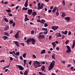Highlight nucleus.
Returning <instances> with one entry per match:
<instances>
[{
    "label": "nucleus",
    "mask_w": 75,
    "mask_h": 75,
    "mask_svg": "<svg viewBox=\"0 0 75 75\" xmlns=\"http://www.w3.org/2000/svg\"><path fill=\"white\" fill-rule=\"evenodd\" d=\"M41 4L39 3L38 4V6L39 8V9H41Z\"/></svg>",
    "instance_id": "obj_23"
},
{
    "label": "nucleus",
    "mask_w": 75,
    "mask_h": 75,
    "mask_svg": "<svg viewBox=\"0 0 75 75\" xmlns=\"http://www.w3.org/2000/svg\"><path fill=\"white\" fill-rule=\"evenodd\" d=\"M32 63V62L30 61V62H29V64L30 65H31Z\"/></svg>",
    "instance_id": "obj_52"
},
{
    "label": "nucleus",
    "mask_w": 75,
    "mask_h": 75,
    "mask_svg": "<svg viewBox=\"0 0 75 75\" xmlns=\"http://www.w3.org/2000/svg\"><path fill=\"white\" fill-rule=\"evenodd\" d=\"M48 26V25L46 23H45L44 24V27H47Z\"/></svg>",
    "instance_id": "obj_40"
},
{
    "label": "nucleus",
    "mask_w": 75,
    "mask_h": 75,
    "mask_svg": "<svg viewBox=\"0 0 75 75\" xmlns=\"http://www.w3.org/2000/svg\"><path fill=\"white\" fill-rule=\"evenodd\" d=\"M9 28V26L7 25L6 26V27L4 29V30L5 31H6L7 30H8Z\"/></svg>",
    "instance_id": "obj_12"
},
{
    "label": "nucleus",
    "mask_w": 75,
    "mask_h": 75,
    "mask_svg": "<svg viewBox=\"0 0 75 75\" xmlns=\"http://www.w3.org/2000/svg\"><path fill=\"white\" fill-rule=\"evenodd\" d=\"M20 53L19 52H17L16 53V55L17 56H18L19 55Z\"/></svg>",
    "instance_id": "obj_38"
},
{
    "label": "nucleus",
    "mask_w": 75,
    "mask_h": 75,
    "mask_svg": "<svg viewBox=\"0 0 75 75\" xmlns=\"http://www.w3.org/2000/svg\"><path fill=\"white\" fill-rule=\"evenodd\" d=\"M28 0H26V1L25 2V4H28Z\"/></svg>",
    "instance_id": "obj_55"
},
{
    "label": "nucleus",
    "mask_w": 75,
    "mask_h": 75,
    "mask_svg": "<svg viewBox=\"0 0 75 75\" xmlns=\"http://www.w3.org/2000/svg\"><path fill=\"white\" fill-rule=\"evenodd\" d=\"M59 9H57V12L56 13V14L57 15V16H58L59 15Z\"/></svg>",
    "instance_id": "obj_28"
},
{
    "label": "nucleus",
    "mask_w": 75,
    "mask_h": 75,
    "mask_svg": "<svg viewBox=\"0 0 75 75\" xmlns=\"http://www.w3.org/2000/svg\"><path fill=\"white\" fill-rule=\"evenodd\" d=\"M32 15L33 16H35L37 15L36 12L35 11L33 12V13H32Z\"/></svg>",
    "instance_id": "obj_16"
},
{
    "label": "nucleus",
    "mask_w": 75,
    "mask_h": 75,
    "mask_svg": "<svg viewBox=\"0 0 75 75\" xmlns=\"http://www.w3.org/2000/svg\"><path fill=\"white\" fill-rule=\"evenodd\" d=\"M3 38L4 40H6L8 38V37L6 36H4Z\"/></svg>",
    "instance_id": "obj_26"
},
{
    "label": "nucleus",
    "mask_w": 75,
    "mask_h": 75,
    "mask_svg": "<svg viewBox=\"0 0 75 75\" xmlns=\"http://www.w3.org/2000/svg\"><path fill=\"white\" fill-rule=\"evenodd\" d=\"M52 45L53 46H56V44L55 42H53L52 43Z\"/></svg>",
    "instance_id": "obj_31"
},
{
    "label": "nucleus",
    "mask_w": 75,
    "mask_h": 75,
    "mask_svg": "<svg viewBox=\"0 0 75 75\" xmlns=\"http://www.w3.org/2000/svg\"><path fill=\"white\" fill-rule=\"evenodd\" d=\"M41 22L43 24H44V23H45V20H42L41 21Z\"/></svg>",
    "instance_id": "obj_27"
},
{
    "label": "nucleus",
    "mask_w": 75,
    "mask_h": 75,
    "mask_svg": "<svg viewBox=\"0 0 75 75\" xmlns=\"http://www.w3.org/2000/svg\"><path fill=\"white\" fill-rule=\"evenodd\" d=\"M69 40H67V41L65 43H66V45H67V44H68V42H69Z\"/></svg>",
    "instance_id": "obj_47"
},
{
    "label": "nucleus",
    "mask_w": 75,
    "mask_h": 75,
    "mask_svg": "<svg viewBox=\"0 0 75 75\" xmlns=\"http://www.w3.org/2000/svg\"><path fill=\"white\" fill-rule=\"evenodd\" d=\"M41 64H45V62H42Z\"/></svg>",
    "instance_id": "obj_60"
},
{
    "label": "nucleus",
    "mask_w": 75,
    "mask_h": 75,
    "mask_svg": "<svg viewBox=\"0 0 75 75\" xmlns=\"http://www.w3.org/2000/svg\"><path fill=\"white\" fill-rule=\"evenodd\" d=\"M49 40H51L52 38L51 35H50L49 37Z\"/></svg>",
    "instance_id": "obj_45"
},
{
    "label": "nucleus",
    "mask_w": 75,
    "mask_h": 75,
    "mask_svg": "<svg viewBox=\"0 0 75 75\" xmlns=\"http://www.w3.org/2000/svg\"><path fill=\"white\" fill-rule=\"evenodd\" d=\"M55 54H52V58L53 59H55Z\"/></svg>",
    "instance_id": "obj_24"
},
{
    "label": "nucleus",
    "mask_w": 75,
    "mask_h": 75,
    "mask_svg": "<svg viewBox=\"0 0 75 75\" xmlns=\"http://www.w3.org/2000/svg\"><path fill=\"white\" fill-rule=\"evenodd\" d=\"M66 14L65 13H62V17H64L66 16Z\"/></svg>",
    "instance_id": "obj_29"
},
{
    "label": "nucleus",
    "mask_w": 75,
    "mask_h": 75,
    "mask_svg": "<svg viewBox=\"0 0 75 75\" xmlns=\"http://www.w3.org/2000/svg\"><path fill=\"white\" fill-rule=\"evenodd\" d=\"M73 45H74V46H75V40H73Z\"/></svg>",
    "instance_id": "obj_36"
},
{
    "label": "nucleus",
    "mask_w": 75,
    "mask_h": 75,
    "mask_svg": "<svg viewBox=\"0 0 75 75\" xmlns=\"http://www.w3.org/2000/svg\"><path fill=\"white\" fill-rule=\"evenodd\" d=\"M62 4L64 6L65 5V1H63L62 2Z\"/></svg>",
    "instance_id": "obj_33"
},
{
    "label": "nucleus",
    "mask_w": 75,
    "mask_h": 75,
    "mask_svg": "<svg viewBox=\"0 0 75 75\" xmlns=\"http://www.w3.org/2000/svg\"><path fill=\"white\" fill-rule=\"evenodd\" d=\"M71 34V31H69V35H70Z\"/></svg>",
    "instance_id": "obj_49"
},
{
    "label": "nucleus",
    "mask_w": 75,
    "mask_h": 75,
    "mask_svg": "<svg viewBox=\"0 0 75 75\" xmlns=\"http://www.w3.org/2000/svg\"><path fill=\"white\" fill-rule=\"evenodd\" d=\"M30 42H31V38H29L28 39H27L26 42L28 44H29Z\"/></svg>",
    "instance_id": "obj_9"
},
{
    "label": "nucleus",
    "mask_w": 75,
    "mask_h": 75,
    "mask_svg": "<svg viewBox=\"0 0 75 75\" xmlns=\"http://www.w3.org/2000/svg\"><path fill=\"white\" fill-rule=\"evenodd\" d=\"M10 60L11 61L13 60V58L12 57H10Z\"/></svg>",
    "instance_id": "obj_57"
},
{
    "label": "nucleus",
    "mask_w": 75,
    "mask_h": 75,
    "mask_svg": "<svg viewBox=\"0 0 75 75\" xmlns=\"http://www.w3.org/2000/svg\"><path fill=\"white\" fill-rule=\"evenodd\" d=\"M23 62H24L23 66H25L26 63V60H23Z\"/></svg>",
    "instance_id": "obj_18"
},
{
    "label": "nucleus",
    "mask_w": 75,
    "mask_h": 75,
    "mask_svg": "<svg viewBox=\"0 0 75 75\" xmlns=\"http://www.w3.org/2000/svg\"><path fill=\"white\" fill-rule=\"evenodd\" d=\"M28 6V4H24V6L25 7H27V6Z\"/></svg>",
    "instance_id": "obj_39"
},
{
    "label": "nucleus",
    "mask_w": 75,
    "mask_h": 75,
    "mask_svg": "<svg viewBox=\"0 0 75 75\" xmlns=\"http://www.w3.org/2000/svg\"><path fill=\"white\" fill-rule=\"evenodd\" d=\"M4 35L6 36H9V35L8 33H7L5 32L4 33Z\"/></svg>",
    "instance_id": "obj_20"
},
{
    "label": "nucleus",
    "mask_w": 75,
    "mask_h": 75,
    "mask_svg": "<svg viewBox=\"0 0 75 75\" xmlns=\"http://www.w3.org/2000/svg\"><path fill=\"white\" fill-rule=\"evenodd\" d=\"M9 53H10V54H13V52L9 51Z\"/></svg>",
    "instance_id": "obj_50"
},
{
    "label": "nucleus",
    "mask_w": 75,
    "mask_h": 75,
    "mask_svg": "<svg viewBox=\"0 0 75 75\" xmlns=\"http://www.w3.org/2000/svg\"><path fill=\"white\" fill-rule=\"evenodd\" d=\"M39 65H34L35 68L36 69L38 67Z\"/></svg>",
    "instance_id": "obj_35"
},
{
    "label": "nucleus",
    "mask_w": 75,
    "mask_h": 75,
    "mask_svg": "<svg viewBox=\"0 0 75 75\" xmlns=\"http://www.w3.org/2000/svg\"><path fill=\"white\" fill-rule=\"evenodd\" d=\"M20 74L22 75L23 74V73L22 72V71H20Z\"/></svg>",
    "instance_id": "obj_59"
},
{
    "label": "nucleus",
    "mask_w": 75,
    "mask_h": 75,
    "mask_svg": "<svg viewBox=\"0 0 75 75\" xmlns=\"http://www.w3.org/2000/svg\"><path fill=\"white\" fill-rule=\"evenodd\" d=\"M55 62L54 61H53L50 64V66L48 68L49 70H51L53 68L54 65H55Z\"/></svg>",
    "instance_id": "obj_1"
},
{
    "label": "nucleus",
    "mask_w": 75,
    "mask_h": 75,
    "mask_svg": "<svg viewBox=\"0 0 75 75\" xmlns=\"http://www.w3.org/2000/svg\"><path fill=\"white\" fill-rule=\"evenodd\" d=\"M30 41L32 42V44L34 45L35 42V40L34 39H31V38H30Z\"/></svg>",
    "instance_id": "obj_5"
},
{
    "label": "nucleus",
    "mask_w": 75,
    "mask_h": 75,
    "mask_svg": "<svg viewBox=\"0 0 75 75\" xmlns=\"http://www.w3.org/2000/svg\"><path fill=\"white\" fill-rule=\"evenodd\" d=\"M56 6H55L54 8L52 10V12H55V11L57 10V8H56Z\"/></svg>",
    "instance_id": "obj_19"
},
{
    "label": "nucleus",
    "mask_w": 75,
    "mask_h": 75,
    "mask_svg": "<svg viewBox=\"0 0 75 75\" xmlns=\"http://www.w3.org/2000/svg\"><path fill=\"white\" fill-rule=\"evenodd\" d=\"M19 7V6H17L16 8V9H18V8Z\"/></svg>",
    "instance_id": "obj_54"
},
{
    "label": "nucleus",
    "mask_w": 75,
    "mask_h": 75,
    "mask_svg": "<svg viewBox=\"0 0 75 75\" xmlns=\"http://www.w3.org/2000/svg\"><path fill=\"white\" fill-rule=\"evenodd\" d=\"M15 25V23H13V27H14Z\"/></svg>",
    "instance_id": "obj_56"
},
{
    "label": "nucleus",
    "mask_w": 75,
    "mask_h": 75,
    "mask_svg": "<svg viewBox=\"0 0 75 75\" xmlns=\"http://www.w3.org/2000/svg\"><path fill=\"white\" fill-rule=\"evenodd\" d=\"M34 65H38V64H37V63L36 62V61L34 62Z\"/></svg>",
    "instance_id": "obj_46"
},
{
    "label": "nucleus",
    "mask_w": 75,
    "mask_h": 75,
    "mask_svg": "<svg viewBox=\"0 0 75 75\" xmlns=\"http://www.w3.org/2000/svg\"><path fill=\"white\" fill-rule=\"evenodd\" d=\"M20 59L21 60H23V59L22 56L20 57Z\"/></svg>",
    "instance_id": "obj_44"
},
{
    "label": "nucleus",
    "mask_w": 75,
    "mask_h": 75,
    "mask_svg": "<svg viewBox=\"0 0 75 75\" xmlns=\"http://www.w3.org/2000/svg\"><path fill=\"white\" fill-rule=\"evenodd\" d=\"M9 23L11 24H12L13 23V21L12 20H10Z\"/></svg>",
    "instance_id": "obj_34"
},
{
    "label": "nucleus",
    "mask_w": 75,
    "mask_h": 75,
    "mask_svg": "<svg viewBox=\"0 0 75 75\" xmlns=\"http://www.w3.org/2000/svg\"><path fill=\"white\" fill-rule=\"evenodd\" d=\"M25 22H26V21H29V19H28V18H26V19H25Z\"/></svg>",
    "instance_id": "obj_41"
},
{
    "label": "nucleus",
    "mask_w": 75,
    "mask_h": 75,
    "mask_svg": "<svg viewBox=\"0 0 75 75\" xmlns=\"http://www.w3.org/2000/svg\"><path fill=\"white\" fill-rule=\"evenodd\" d=\"M4 21L6 22H8V20L7 18H4Z\"/></svg>",
    "instance_id": "obj_25"
},
{
    "label": "nucleus",
    "mask_w": 75,
    "mask_h": 75,
    "mask_svg": "<svg viewBox=\"0 0 75 75\" xmlns=\"http://www.w3.org/2000/svg\"><path fill=\"white\" fill-rule=\"evenodd\" d=\"M19 33L18 32L15 35V37L16 39H17L18 38V37H19Z\"/></svg>",
    "instance_id": "obj_8"
},
{
    "label": "nucleus",
    "mask_w": 75,
    "mask_h": 75,
    "mask_svg": "<svg viewBox=\"0 0 75 75\" xmlns=\"http://www.w3.org/2000/svg\"><path fill=\"white\" fill-rule=\"evenodd\" d=\"M14 54L15 55H16V53L15 52L13 51V54Z\"/></svg>",
    "instance_id": "obj_51"
},
{
    "label": "nucleus",
    "mask_w": 75,
    "mask_h": 75,
    "mask_svg": "<svg viewBox=\"0 0 75 75\" xmlns=\"http://www.w3.org/2000/svg\"><path fill=\"white\" fill-rule=\"evenodd\" d=\"M21 44L23 46H25L24 43H21Z\"/></svg>",
    "instance_id": "obj_58"
},
{
    "label": "nucleus",
    "mask_w": 75,
    "mask_h": 75,
    "mask_svg": "<svg viewBox=\"0 0 75 75\" xmlns=\"http://www.w3.org/2000/svg\"><path fill=\"white\" fill-rule=\"evenodd\" d=\"M32 12L33 10L32 9H29L28 11V13L29 15H31Z\"/></svg>",
    "instance_id": "obj_6"
},
{
    "label": "nucleus",
    "mask_w": 75,
    "mask_h": 75,
    "mask_svg": "<svg viewBox=\"0 0 75 75\" xmlns=\"http://www.w3.org/2000/svg\"><path fill=\"white\" fill-rule=\"evenodd\" d=\"M36 62L37 63L38 65H39L40 64V63L39 62H38L37 61H36Z\"/></svg>",
    "instance_id": "obj_48"
},
{
    "label": "nucleus",
    "mask_w": 75,
    "mask_h": 75,
    "mask_svg": "<svg viewBox=\"0 0 75 75\" xmlns=\"http://www.w3.org/2000/svg\"><path fill=\"white\" fill-rule=\"evenodd\" d=\"M42 30H43V31H45L46 32H44V34H46L48 32L47 31V28H42Z\"/></svg>",
    "instance_id": "obj_7"
},
{
    "label": "nucleus",
    "mask_w": 75,
    "mask_h": 75,
    "mask_svg": "<svg viewBox=\"0 0 75 75\" xmlns=\"http://www.w3.org/2000/svg\"><path fill=\"white\" fill-rule=\"evenodd\" d=\"M28 17V15L27 14H25V19H27Z\"/></svg>",
    "instance_id": "obj_53"
},
{
    "label": "nucleus",
    "mask_w": 75,
    "mask_h": 75,
    "mask_svg": "<svg viewBox=\"0 0 75 75\" xmlns=\"http://www.w3.org/2000/svg\"><path fill=\"white\" fill-rule=\"evenodd\" d=\"M66 47H67V50L66 51L67 53H69L71 51V48L69 46H68V45H66Z\"/></svg>",
    "instance_id": "obj_2"
},
{
    "label": "nucleus",
    "mask_w": 75,
    "mask_h": 75,
    "mask_svg": "<svg viewBox=\"0 0 75 75\" xmlns=\"http://www.w3.org/2000/svg\"><path fill=\"white\" fill-rule=\"evenodd\" d=\"M45 66H42V67L41 68V69L42 70V71H44V72H45L46 71L45 70Z\"/></svg>",
    "instance_id": "obj_14"
},
{
    "label": "nucleus",
    "mask_w": 75,
    "mask_h": 75,
    "mask_svg": "<svg viewBox=\"0 0 75 75\" xmlns=\"http://www.w3.org/2000/svg\"><path fill=\"white\" fill-rule=\"evenodd\" d=\"M8 15L9 16H12V14L8 13Z\"/></svg>",
    "instance_id": "obj_43"
},
{
    "label": "nucleus",
    "mask_w": 75,
    "mask_h": 75,
    "mask_svg": "<svg viewBox=\"0 0 75 75\" xmlns=\"http://www.w3.org/2000/svg\"><path fill=\"white\" fill-rule=\"evenodd\" d=\"M56 34V35L58 37H62V35L61 34H60V33H57Z\"/></svg>",
    "instance_id": "obj_10"
},
{
    "label": "nucleus",
    "mask_w": 75,
    "mask_h": 75,
    "mask_svg": "<svg viewBox=\"0 0 75 75\" xmlns=\"http://www.w3.org/2000/svg\"><path fill=\"white\" fill-rule=\"evenodd\" d=\"M68 32V31H67V30L65 31H64V35H67Z\"/></svg>",
    "instance_id": "obj_42"
},
{
    "label": "nucleus",
    "mask_w": 75,
    "mask_h": 75,
    "mask_svg": "<svg viewBox=\"0 0 75 75\" xmlns=\"http://www.w3.org/2000/svg\"><path fill=\"white\" fill-rule=\"evenodd\" d=\"M33 58H36V57L35 56V54H33Z\"/></svg>",
    "instance_id": "obj_62"
},
{
    "label": "nucleus",
    "mask_w": 75,
    "mask_h": 75,
    "mask_svg": "<svg viewBox=\"0 0 75 75\" xmlns=\"http://www.w3.org/2000/svg\"><path fill=\"white\" fill-rule=\"evenodd\" d=\"M65 19L68 21H69L70 20V17H67L65 18Z\"/></svg>",
    "instance_id": "obj_15"
},
{
    "label": "nucleus",
    "mask_w": 75,
    "mask_h": 75,
    "mask_svg": "<svg viewBox=\"0 0 75 75\" xmlns=\"http://www.w3.org/2000/svg\"><path fill=\"white\" fill-rule=\"evenodd\" d=\"M27 53H25L23 54V57L24 58H25L26 57Z\"/></svg>",
    "instance_id": "obj_21"
},
{
    "label": "nucleus",
    "mask_w": 75,
    "mask_h": 75,
    "mask_svg": "<svg viewBox=\"0 0 75 75\" xmlns=\"http://www.w3.org/2000/svg\"><path fill=\"white\" fill-rule=\"evenodd\" d=\"M13 42H14L16 44V46L18 47H19L20 46L19 44L18 43V42L17 41H14Z\"/></svg>",
    "instance_id": "obj_13"
},
{
    "label": "nucleus",
    "mask_w": 75,
    "mask_h": 75,
    "mask_svg": "<svg viewBox=\"0 0 75 75\" xmlns=\"http://www.w3.org/2000/svg\"><path fill=\"white\" fill-rule=\"evenodd\" d=\"M10 11V9H8V10H6V11L7 12H8V13Z\"/></svg>",
    "instance_id": "obj_63"
},
{
    "label": "nucleus",
    "mask_w": 75,
    "mask_h": 75,
    "mask_svg": "<svg viewBox=\"0 0 75 75\" xmlns=\"http://www.w3.org/2000/svg\"><path fill=\"white\" fill-rule=\"evenodd\" d=\"M34 30H32L31 31V34H32L33 35L34 34Z\"/></svg>",
    "instance_id": "obj_37"
},
{
    "label": "nucleus",
    "mask_w": 75,
    "mask_h": 75,
    "mask_svg": "<svg viewBox=\"0 0 75 75\" xmlns=\"http://www.w3.org/2000/svg\"><path fill=\"white\" fill-rule=\"evenodd\" d=\"M43 4H42L41 6H40V9H42L43 8Z\"/></svg>",
    "instance_id": "obj_30"
},
{
    "label": "nucleus",
    "mask_w": 75,
    "mask_h": 75,
    "mask_svg": "<svg viewBox=\"0 0 75 75\" xmlns=\"http://www.w3.org/2000/svg\"><path fill=\"white\" fill-rule=\"evenodd\" d=\"M28 70L25 71L24 72V74L28 75Z\"/></svg>",
    "instance_id": "obj_22"
},
{
    "label": "nucleus",
    "mask_w": 75,
    "mask_h": 75,
    "mask_svg": "<svg viewBox=\"0 0 75 75\" xmlns=\"http://www.w3.org/2000/svg\"><path fill=\"white\" fill-rule=\"evenodd\" d=\"M59 28V26H53L52 27V29L54 31H55L57 30Z\"/></svg>",
    "instance_id": "obj_4"
},
{
    "label": "nucleus",
    "mask_w": 75,
    "mask_h": 75,
    "mask_svg": "<svg viewBox=\"0 0 75 75\" xmlns=\"http://www.w3.org/2000/svg\"><path fill=\"white\" fill-rule=\"evenodd\" d=\"M46 52V51L45 50H43L42 52H41V54H43V53H45Z\"/></svg>",
    "instance_id": "obj_17"
},
{
    "label": "nucleus",
    "mask_w": 75,
    "mask_h": 75,
    "mask_svg": "<svg viewBox=\"0 0 75 75\" xmlns=\"http://www.w3.org/2000/svg\"><path fill=\"white\" fill-rule=\"evenodd\" d=\"M59 47H56V50H59Z\"/></svg>",
    "instance_id": "obj_61"
},
{
    "label": "nucleus",
    "mask_w": 75,
    "mask_h": 75,
    "mask_svg": "<svg viewBox=\"0 0 75 75\" xmlns=\"http://www.w3.org/2000/svg\"><path fill=\"white\" fill-rule=\"evenodd\" d=\"M51 11H52V10H48V12L49 13H51Z\"/></svg>",
    "instance_id": "obj_64"
},
{
    "label": "nucleus",
    "mask_w": 75,
    "mask_h": 75,
    "mask_svg": "<svg viewBox=\"0 0 75 75\" xmlns=\"http://www.w3.org/2000/svg\"><path fill=\"white\" fill-rule=\"evenodd\" d=\"M23 10H28V9L27 8H25V7L23 8Z\"/></svg>",
    "instance_id": "obj_32"
},
{
    "label": "nucleus",
    "mask_w": 75,
    "mask_h": 75,
    "mask_svg": "<svg viewBox=\"0 0 75 75\" xmlns=\"http://www.w3.org/2000/svg\"><path fill=\"white\" fill-rule=\"evenodd\" d=\"M38 38H39L40 39V38H45V36L44 35H40L38 36Z\"/></svg>",
    "instance_id": "obj_11"
},
{
    "label": "nucleus",
    "mask_w": 75,
    "mask_h": 75,
    "mask_svg": "<svg viewBox=\"0 0 75 75\" xmlns=\"http://www.w3.org/2000/svg\"><path fill=\"white\" fill-rule=\"evenodd\" d=\"M17 67L19 68V69L21 70H24V68L21 65H17Z\"/></svg>",
    "instance_id": "obj_3"
}]
</instances>
